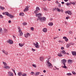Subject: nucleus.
Returning <instances> with one entry per match:
<instances>
[{
	"label": "nucleus",
	"mask_w": 76,
	"mask_h": 76,
	"mask_svg": "<svg viewBox=\"0 0 76 76\" xmlns=\"http://www.w3.org/2000/svg\"><path fill=\"white\" fill-rule=\"evenodd\" d=\"M36 17H38V19H37V21H38V20H40L41 22H45L46 20V18L45 17H42V14L41 13H39L38 14L37 13L35 15Z\"/></svg>",
	"instance_id": "f257e3e1"
},
{
	"label": "nucleus",
	"mask_w": 76,
	"mask_h": 76,
	"mask_svg": "<svg viewBox=\"0 0 76 76\" xmlns=\"http://www.w3.org/2000/svg\"><path fill=\"white\" fill-rule=\"evenodd\" d=\"M61 63H63L64 64V66H62V67L63 68H64V69H68L67 67L66 66V64L65 63H66V61H67V60L65 59H62L61 61Z\"/></svg>",
	"instance_id": "f03ea898"
},
{
	"label": "nucleus",
	"mask_w": 76,
	"mask_h": 76,
	"mask_svg": "<svg viewBox=\"0 0 76 76\" xmlns=\"http://www.w3.org/2000/svg\"><path fill=\"white\" fill-rule=\"evenodd\" d=\"M49 61L50 60L49 59H48L46 61L47 63L46 64V66H47L48 67V68H52L53 66V65H52V64L50 62H49Z\"/></svg>",
	"instance_id": "7ed1b4c3"
},
{
	"label": "nucleus",
	"mask_w": 76,
	"mask_h": 76,
	"mask_svg": "<svg viewBox=\"0 0 76 76\" xmlns=\"http://www.w3.org/2000/svg\"><path fill=\"white\" fill-rule=\"evenodd\" d=\"M3 15H6L7 16H9V17H10V18H14V17H15V16L13 15H12L10 14H9L8 12H3Z\"/></svg>",
	"instance_id": "20e7f679"
},
{
	"label": "nucleus",
	"mask_w": 76,
	"mask_h": 76,
	"mask_svg": "<svg viewBox=\"0 0 76 76\" xmlns=\"http://www.w3.org/2000/svg\"><path fill=\"white\" fill-rule=\"evenodd\" d=\"M33 44L35 46V47L36 48H38L39 47V44H38V42H36V44L35 43H33Z\"/></svg>",
	"instance_id": "39448f33"
},
{
	"label": "nucleus",
	"mask_w": 76,
	"mask_h": 76,
	"mask_svg": "<svg viewBox=\"0 0 76 76\" xmlns=\"http://www.w3.org/2000/svg\"><path fill=\"white\" fill-rule=\"evenodd\" d=\"M7 42L9 43L10 44H13V42L12 41V40L10 39H9L8 40H7Z\"/></svg>",
	"instance_id": "423d86ee"
},
{
	"label": "nucleus",
	"mask_w": 76,
	"mask_h": 76,
	"mask_svg": "<svg viewBox=\"0 0 76 76\" xmlns=\"http://www.w3.org/2000/svg\"><path fill=\"white\" fill-rule=\"evenodd\" d=\"M8 75L9 76H13V73L11 72H8Z\"/></svg>",
	"instance_id": "0eeeda50"
},
{
	"label": "nucleus",
	"mask_w": 76,
	"mask_h": 76,
	"mask_svg": "<svg viewBox=\"0 0 76 76\" xmlns=\"http://www.w3.org/2000/svg\"><path fill=\"white\" fill-rule=\"evenodd\" d=\"M28 10H29V7L28 6H27L24 10V12H26V11H28Z\"/></svg>",
	"instance_id": "6e6552de"
},
{
	"label": "nucleus",
	"mask_w": 76,
	"mask_h": 76,
	"mask_svg": "<svg viewBox=\"0 0 76 76\" xmlns=\"http://www.w3.org/2000/svg\"><path fill=\"white\" fill-rule=\"evenodd\" d=\"M68 63L69 64H71V63H72L73 62V61H72V60H71V59H69L68 61Z\"/></svg>",
	"instance_id": "1a4fd4ad"
},
{
	"label": "nucleus",
	"mask_w": 76,
	"mask_h": 76,
	"mask_svg": "<svg viewBox=\"0 0 76 76\" xmlns=\"http://www.w3.org/2000/svg\"><path fill=\"white\" fill-rule=\"evenodd\" d=\"M42 31L44 32H47V29L46 28H44L43 30Z\"/></svg>",
	"instance_id": "9d476101"
},
{
	"label": "nucleus",
	"mask_w": 76,
	"mask_h": 76,
	"mask_svg": "<svg viewBox=\"0 0 76 76\" xmlns=\"http://www.w3.org/2000/svg\"><path fill=\"white\" fill-rule=\"evenodd\" d=\"M72 53L73 56H76V51H72Z\"/></svg>",
	"instance_id": "9b49d317"
},
{
	"label": "nucleus",
	"mask_w": 76,
	"mask_h": 76,
	"mask_svg": "<svg viewBox=\"0 0 76 76\" xmlns=\"http://www.w3.org/2000/svg\"><path fill=\"white\" fill-rule=\"evenodd\" d=\"M7 31H8V30H7V29H6L5 28L4 29V33H7Z\"/></svg>",
	"instance_id": "f8f14e48"
},
{
	"label": "nucleus",
	"mask_w": 76,
	"mask_h": 76,
	"mask_svg": "<svg viewBox=\"0 0 76 76\" xmlns=\"http://www.w3.org/2000/svg\"><path fill=\"white\" fill-rule=\"evenodd\" d=\"M18 29L19 30L18 32H21V28H20V26H18Z\"/></svg>",
	"instance_id": "ddd939ff"
},
{
	"label": "nucleus",
	"mask_w": 76,
	"mask_h": 76,
	"mask_svg": "<svg viewBox=\"0 0 76 76\" xmlns=\"http://www.w3.org/2000/svg\"><path fill=\"white\" fill-rule=\"evenodd\" d=\"M58 56L59 57H63V55H61V52H60L58 53Z\"/></svg>",
	"instance_id": "4468645a"
},
{
	"label": "nucleus",
	"mask_w": 76,
	"mask_h": 76,
	"mask_svg": "<svg viewBox=\"0 0 76 76\" xmlns=\"http://www.w3.org/2000/svg\"><path fill=\"white\" fill-rule=\"evenodd\" d=\"M19 46H20V47H23V46L24 45V43L23 44H22V43H19Z\"/></svg>",
	"instance_id": "2eb2a0df"
},
{
	"label": "nucleus",
	"mask_w": 76,
	"mask_h": 76,
	"mask_svg": "<svg viewBox=\"0 0 76 76\" xmlns=\"http://www.w3.org/2000/svg\"><path fill=\"white\" fill-rule=\"evenodd\" d=\"M62 53L63 54H66V52L65 51V50H63L61 51Z\"/></svg>",
	"instance_id": "dca6fc26"
},
{
	"label": "nucleus",
	"mask_w": 76,
	"mask_h": 76,
	"mask_svg": "<svg viewBox=\"0 0 76 76\" xmlns=\"http://www.w3.org/2000/svg\"><path fill=\"white\" fill-rule=\"evenodd\" d=\"M20 16H24V13L23 12H20L19 14Z\"/></svg>",
	"instance_id": "f3484780"
},
{
	"label": "nucleus",
	"mask_w": 76,
	"mask_h": 76,
	"mask_svg": "<svg viewBox=\"0 0 76 76\" xmlns=\"http://www.w3.org/2000/svg\"><path fill=\"white\" fill-rule=\"evenodd\" d=\"M4 67L5 68V69H10V67L6 65L5 66H4Z\"/></svg>",
	"instance_id": "a211bd4d"
},
{
	"label": "nucleus",
	"mask_w": 76,
	"mask_h": 76,
	"mask_svg": "<svg viewBox=\"0 0 76 76\" xmlns=\"http://www.w3.org/2000/svg\"><path fill=\"white\" fill-rule=\"evenodd\" d=\"M48 25L49 26H53V23H51V22H50V23H49Z\"/></svg>",
	"instance_id": "6ab92c4d"
},
{
	"label": "nucleus",
	"mask_w": 76,
	"mask_h": 76,
	"mask_svg": "<svg viewBox=\"0 0 76 76\" xmlns=\"http://www.w3.org/2000/svg\"><path fill=\"white\" fill-rule=\"evenodd\" d=\"M40 61H43L44 60V57H40Z\"/></svg>",
	"instance_id": "aec40b11"
},
{
	"label": "nucleus",
	"mask_w": 76,
	"mask_h": 76,
	"mask_svg": "<svg viewBox=\"0 0 76 76\" xmlns=\"http://www.w3.org/2000/svg\"><path fill=\"white\" fill-rule=\"evenodd\" d=\"M68 15H72V12H71V11L68 10Z\"/></svg>",
	"instance_id": "412c9836"
},
{
	"label": "nucleus",
	"mask_w": 76,
	"mask_h": 76,
	"mask_svg": "<svg viewBox=\"0 0 76 76\" xmlns=\"http://www.w3.org/2000/svg\"><path fill=\"white\" fill-rule=\"evenodd\" d=\"M42 9L44 11H47L48 10L47 9L46 7L42 8Z\"/></svg>",
	"instance_id": "4be33fe9"
},
{
	"label": "nucleus",
	"mask_w": 76,
	"mask_h": 76,
	"mask_svg": "<svg viewBox=\"0 0 76 76\" xmlns=\"http://www.w3.org/2000/svg\"><path fill=\"white\" fill-rule=\"evenodd\" d=\"M39 73H40V72H36V74H35V76H37L38 75H39Z\"/></svg>",
	"instance_id": "5701e85b"
},
{
	"label": "nucleus",
	"mask_w": 76,
	"mask_h": 76,
	"mask_svg": "<svg viewBox=\"0 0 76 76\" xmlns=\"http://www.w3.org/2000/svg\"><path fill=\"white\" fill-rule=\"evenodd\" d=\"M19 33H20V36H22V35H23V33L22 32V31L20 32H19Z\"/></svg>",
	"instance_id": "b1692460"
},
{
	"label": "nucleus",
	"mask_w": 76,
	"mask_h": 76,
	"mask_svg": "<svg viewBox=\"0 0 76 76\" xmlns=\"http://www.w3.org/2000/svg\"><path fill=\"white\" fill-rule=\"evenodd\" d=\"M36 10L38 11V10H39V11H40V9H39V8L38 7H36Z\"/></svg>",
	"instance_id": "393cba45"
},
{
	"label": "nucleus",
	"mask_w": 76,
	"mask_h": 76,
	"mask_svg": "<svg viewBox=\"0 0 76 76\" xmlns=\"http://www.w3.org/2000/svg\"><path fill=\"white\" fill-rule=\"evenodd\" d=\"M23 25L25 26V25H27V23L26 22H24L23 23Z\"/></svg>",
	"instance_id": "a878e982"
},
{
	"label": "nucleus",
	"mask_w": 76,
	"mask_h": 76,
	"mask_svg": "<svg viewBox=\"0 0 76 76\" xmlns=\"http://www.w3.org/2000/svg\"><path fill=\"white\" fill-rule=\"evenodd\" d=\"M2 62L3 64H4V66H6L7 65V64L6 63V62L3 61Z\"/></svg>",
	"instance_id": "bb28decb"
},
{
	"label": "nucleus",
	"mask_w": 76,
	"mask_h": 76,
	"mask_svg": "<svg viewBox=\"0 0 76 76\" xmlns=\"http://www.w3.org/2000/svg\"><path fill=\"white\" fill-rule=\"evenodd\" d=\"M18 76H21L22 75V72H18Z\"/></svg>",
	"instance_id": "cd10ccee"
},
{
	"label": "nucleus",
	"mask_w": 76,
	"mask_h": 76,
	"mask_svg": "<svg viewBox=\"0 0 76 76\" xmlns=\"http://www.w3.org/2000/svg\"><path fill=\"white\" fill-rule=\"evenodd\" d=\"M0 9L1 10H4V8L0 6Z\"/></svg>",
	"instance_id": "c85d7f7f"
},
{
	"label": "nucleus",
	"mask_w": 76,
	"mask_h": 76,
	"mask_svg": "<svg viewBox=\"0 0 76 76\" xmlns=\"http://www.w3.org/2000/svg\"><path fill=\"white\" fill-rule=\"evenodd\" d=\"M22 76H27L26 73L23 74L22 75Z\"/></svg>",
	"instance_id": "c756f323"
},
{
	"label": "nucleus",
	"mask_w": 76,
	"mask_h": 76,
	"mask_svg": "<svg viewBox=\"0 0 76 76\" xmlns=\"http://www.w3.org/2000/svg\"><path fill=\"white\" fill-rule=\"evenodd\" d=\"M4 54H6V56H7V55H8V52H7V51H5Z\"/></svg>",
	"instance_id": "7c9ffc66"
},
{
	"label": "nucleus",
	"mask_w": 76,
	"mask_h": 76,
	"mask_svg": "<svg viewBox=\"0 0 76 76\" xmlns=\"http://www.w3.org/2000/svg\"><path fill=\"white\" fill-rule=\"evenodd\" d=\"M67 76H72V74L71 73H68L67 74Z\"/></svg>",
	"instance_id": "2f4dec72"
},
{
	"label": "nucleus",
	"mask_w": 76,
	"mask_h": 76,
	"mask_svg": "<svg viewBox=\"0 0 76 76\" xmlns=\"http://www.w3.org/2000/svg\"><path fill=\"white\" fill-rule=\"evenodd\" d=\"M57 10L58 11V12H60L61 11V10L60 9V8H57Z\"/></svg>",
	"instance_id": "473e14b6"
},
{
	"label": "nucleus",
	"mask_w": 76,
	"mask_h": 76,
	"mask_svg": "<svg viewBox=\"0 0 76 76\" xmlns=\"http://www.w3.org/2000/svg\"><path fill=\"white\" fill-rule=\"evenodd\" d=\"M69 47H70V45H69V44H67L66 47H67V48H69Z\"/></svg>",
	"instance_id": "72a5a7b5"
},
{
	"label": "nucleus",
	"mask_w": 76,
	"mask_h": 76,
	"mask_svg": "<svg viewBox=\"0 0 76 76\" xmlns=\"http://www.w3.org/2000/svg\"><path fill=\"white\" fill-rule=\"evenodd\" d=\"M71 4H71L69 3H66V5L68 7H69V5H71Z\"/></svg>",
	"instance_id": "f704fd0d"
},
{
	"label": "nucleus",
	"mask_w": 76,
	"mask_h": 76,
	"mask_svg": "<svg viewBox=\"0 0 76 76\" xmlns=\"http://www.w3.org/2000/svg\"><path fill=\"white\" fill-rule=\"evenodd\" d=\"M38 13V11L37 10H36L34 11V13Z\"/></svg>",
	"instance_id": "c9c22d12"
},
{
	"label": "nucleus",
	"mask_w": 76,
	"mask_h": 76,
	"mask_svg": "<svg viewBox=\"0 0 76 76\" xmlns=\"http://www.w3.org/2000/svg\"><path fill=\"white\" fill-rule=\"evenodd\" d=\"M24 36L26 38H28V36H27V34H25L24 35Z\"/></svg>",
	"instance_id": "e433bc0d"
},
{
	"label": "nucleus",
	"mask_w": 76,
	"mask_h": 76,
	"mask_svg": "<svg viewBox=\"0 0 76 76\" xmlns=\"http://www.w3.org/2000/svg\"><path fill=\"white\" fill-rule=\"evenodd\" d=\"M32 66L34 67H37V66H36V65L34 64H33L32 65Z\"/></svg>",
	"instance_id": "4c0bfd02"
},
{
	"label": "nucleus",
	"mask_w": 76,
	"mask_h": 76,
	"mask_svg": "<svg viewBox=\"0 0 76 76\" xmlns=\"http://www.w3.org/2000/svg\"><path fill=\"white\" fill-rule=\"evenodd\" d=\"M72 73L74 75H75L76 74V72H75V71H72Z\"/></svg>",
	"instance_id": "58836bf2"
},
{
	"label": "nucleus",
	"mask_w": 76,
	"mask_h": 76,
	"mask_svg": "<svg viewBox=\"0 0 76 76\" xmlns=\"http://www.w3.org/2000/svg\"><path fill=\"white\" fill-rule=\"evenodd\" d=\"M26 34L27 37H29V36H30V34H29V33H27Z\"/></svg>",
	"instance_id": "ea45409f"
},
{
	"label": "nucleus",
	"mask_w": 76,
	"mask_h": 76,
	"mask_svg": "<svg viewBox=\"0 0 76 76\" xmlns=\"http://www.w3.org/2000/svg\"><path fill=\"white\" fill-rule=\"evenodd\" d=\"M31 31H34V28L33 27H31Z\"/></svg>",
	"instance_id": "a19ab883"
},
{
	"label": "nucleus",
	"mask_w": 76,
	"mask_h": 76,
	"mask_svg": "<svg viewBox=\"0 0 76 76\" xmlns=\"http://www.w3.org/2000/svg\"><path fill=\"white\" fill-rule=\"evenodd\" d=\"M70 45H73V43L72 42H70L68 44Z\"/></svg>",
	"instance_id": "79ce46f5"
},
{
	"label": "nucleus",
	"mask_w": 76,
	"mask_h": 76,
	"mask_svg": "<svg viewBox=\"0 0 76 76\" xmlns=\"http://www.w3.org/2000/svg\"><path fill=\"white\" fill-rule=\"evenodd\" d=\"M68 38H67L66 37V38L65 39V41L66 42H67V41H68Z\"/></svg>",
	"instance_id": "37998d69"
},
{
	"label": "nucleus",
	"mask_w": 76,
	"mask_h": 76,
	"mask_svg": "<svg viewBox=\"0 0 76 76\" xmlns=\"http://www.w3.org/2000/svg\"><path fill=\"white\" fill-rule=\"evenodd\" d=\"M0 18H3V16H2V15H0Z\"/></svg>",
	"instance_id": "c03bdc74"
},
{
	"label": "nucleus",
	"mask_w": 76,
	"mask_h": 76,
	"mask_svg": "<svg viewBox=\"0 0 76 76\" xmlns=\"http://www.w3.org/2000/svg\"><path fill=\"white\" fill-rule=\"evenodd\" d=\"M56 8H53L52 10L53 11H55V10H56Z\"/></svg>",
	"instance_id": "a18cd8bd"
},
{
	"label": "nucleus",
	"mask_w": 76,
	"mask_h": 76,
	"mask_svg": "<svg viewBox=\"0 0 76 76\" xmlns=\"http://www.w3.org/2000/svg\"><path fill=\"white\" fill-rule=\"evenodd\" d=\"M55 68H56V69H54V70H56L57 69V70H59V69L57 68V67L56 66H54Z\"/></svg>",
	"instance_id": "49530a36"
},
{
	"label": "nucleus",
	"mask_w": 76,
	"mask_h": 76,
	"mask_svg": "<svg viewBox=\"0 0 76 76\" xmlns=\"http://www.w3.org/2000/svg\"><path fill=\"white\" fill-rule=\"evenodd\" d=\"M3 30H2V29H1V28H0V32H1Z\"/></svg>",
	"instance_id": "de8ad7c7"
},
{
	"label": "nucleus",
	"mask_w": 76,
	"mask_h": 76,
	"mask_svg": "<svg viewBox=\"0 0 76 76\" xmlns=\"http://www.w3.org/2000/svg\"><path fill=\"white\" fill-rule=\"evenodd\" d=\"M64 22V23H65V25H67V22L65 21Z\"/></svg>",
	"instance_id": "09e8293b"
},
{
	"label": "nucleus",
	"mask_w": 76,
	"mask_h": 76,
	"mask_svg": "<svg viewBox=\"0 0 76 76\" xmlns=\"http://www.w3.org/2000/svg\"><path fill=\"white\" fill-rule=\"evenodd\" d=\"M31 73L32 75H34V72H31Z\"/></svg>",
	"instance_id": "8fccbe9b"
},
{
	"label": "nucleus",
	"mask_w": 76,
	"mask_h": 76,
	"mask_svg": "<svg viewBox=\"0 0 76 76\" xmlns=\"http://www.w3.org/2000/svg\"><path fill=\"white\" fill-rule=\"evenodd\" d=\"M58 42H61V43H62V42H63V41L61 40H59Z\"/></svg>",
	"instance_id": "3c124183"
},
{
	"label": "nucleus",
	"mask_w": 76,
	"mask_h": 76,
	"mask_svg": "<svg viewBox=\"0 0 76 76\" xmlns=\"http://www.w3.org/2000/svg\"><path fill=\"white\" fill-rule=\"evenodd\" d=\"M69 34H72V31H69Z\"/></svg>",
	"instance_id": "603ef678"
},
{
	"label": "nucleus",
	"mask_w": 76,
	"mask_h": 76,
	"mask_svg": "<svg viewBox=\"0 0 76 76\" xmlns=\"http://www.w3.org/2000/svg\"><path fill=\"white\" fill-rule=\"evenodd\" d=\"M2 51L3 53H5V51H4V50H2Z\"/></svg>",
	"instance_id": "864d4df0"
},
{
	"label": "nucleus",
	"mask_w": 76,
	"mask_h": 76,
	"mask_svg": "<svg viewBox=\"0 0 76 76\" xmlns=\"http://www.w3.org/2000/svg\"><path fill=\"white\" fill-rule=\"evenodd\" d=\"M32 51H35V49H34L33 48H32L31 49Z\"/></svg>",
	"instance_id": "5fc2aeb1"
},
{
	"label": "nucleus",
	"mask_w": 76,
	"mask_h": 76,
	"mask_svg": "<svg viewBox=\"0 0 76 76\" xmlns=\"http://www.w3.org/2000/svg\"><path fill=\"white\" fill-rule=\"evenodd\" d=\"M67 37H63V39H66V38Z\"/></svg>",
	"instance_id": "6e6d98bb"
},
{
	"label": "nucleus",
	"mask_w": 76,
	"mask_h": 76,
	"mask_svg": "<svg viewBox=\"0 0 76 76\" xmlns=\"http://www.w3.org/2000/svg\"><path fill=\"white\" fill-rule=\"evenodd\" d=\"M61 50H64V47H61Z\"/></svg>",
	"instance_id": "4d7b16f0"
},
{
	"label": "nucleus",
	"mask_w": 76,
	"mask_h": 76,
	"mask_svg": "<svg viewBox=\"0 0 76 76\" xmlns=\"http://www.w3.org/2000/svg\"><path fill=\"white\" fill-rule=\"evenodd\" d=\"M61 12H63V9H61Z\"/></svg>",
	"instance_id": "13d9d810"
},
{
	"label": "nucleus",
	"mask_w": 76,
	"mask_h": 76,
	"mask_svg": "<svg viewBox=\"0 0 76 76\" xmlns=\"http://www.w3.org/2000/svg\"><path fill=\"white\" fill-rule=\"evenodd\" d=\"M65 13L66 14H67V13L68 14V11H65Z\"/></svg>",
	"instance_id": "bf43d9fd"
},
{
	"label": "nucleus",
	"mask_w": 76,
	"mask_h": 76,
	"mask_svg": "<svg viewBox=\"0 0 76 76\" xmlns=\"http://www.w3.org/2000/svg\"><path fill=\"white\" fill-rule=\"evenodd\" d=\"M12 70L13 71V72H14V73L15 72V70H14L13 69H12Z\"/></svg>",
	"instance_id": "052dcab7"
},
{
	"label": "nucleus",
	"mask_w": 76,
	"mask_h": 76,
	"mask_svg": "<svg viewBox=\"0 0 76 76\" xmlns=\"http://www.w3.org/2000/svg\"><path fill=\"white\" fill-rule=\"evenodd\" d=\"M8 22H9V23H11V20H9V21H8Z\"/></svg>",
	"instance_id": "680f3d73"
},
{
	"label": "nucleus",
	"mask_w": 76,
	"mask_h": 76,
	"mask_svg": "<svg viewBox=\"0 0 76 76\" xmlns=\"http://www.w3.org/2000/svg\"><path fill=\"white\" fill-rule=\"evenodd\" d=\"M56 3H57V4H58V1H57Z\"/></svg>",
	"instance_id": "e2e57ef3"
},
{
	"label": "nucleus",
	"mask_w": 76,
	"mask_h": 76,
	"mask_svg": "<svg viewBox=\"0 0 76 76\" xmlns=\"http://www.w3.org/2000/svg\"><path fill=\"white\" fill-rule=\"evenodd\" d=\"M42 42H45V41H44V40H42L41 41Z\"/></svg>",
	"instance_id": "0e129e2a"
},
{
	"label": "nucleus",
	"mask_w": 76,
	"mask_h": 76,
	"mask_svg": "<svg viewBox=\"0 0 76 76\" xmlns=\"http://www.w3.org/2000/svg\"><path fill=\"white\" fill-rule=\"evenodd\" d=\"M61 3H62V4H64V2L62 1V2H61Z\"/></svg>",
	"instance_id": "69168bd1"
},
{
	"label": "nucleus",
	"mask_w": 76,
	"mask_h": 76,
	"mask_svg": "<svg viewBox=\"0 0 76 76\" xmlns=\"http://www.w3.org/2000/svg\"><path fill=\"white\" fill-rule=\"evenodd\" d=\"M66 19H69V17H66Z\"/></svg>",
	"instance_id": "338daca9"
},
{
	"label": "nucleus",
	"mask_w": 76,
	"mask_h": 76,
	"mask_svg": "<svg viewBox=\"0 0 76 76\" xmlns=\"http://www.w3.org/2000/svg\"><path fill=\"white\" fill-rule=\"evenodd\" d=\"M72 4H75V2H73L72 3H71Z\"/></svg>",
	"instance_id": "774afa93"
}]
</instances>
